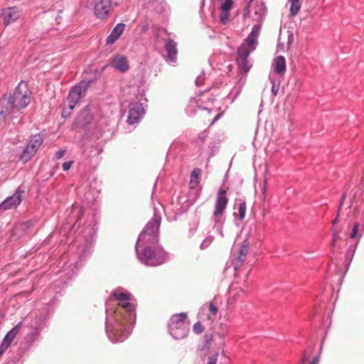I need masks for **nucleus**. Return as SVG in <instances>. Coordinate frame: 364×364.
I'll list each match as a JSON object with an SVG mask.
<instances>
[{"mask_svg":"<svg viewBox=\"0 0 364 364\" xmlns=\"http://www.w3.org/2000/svg\"><path fill=\"white\" fill-rule=\"evenodd\" d=\"M112 297L118 301L117 306L114 313L119 328L113 332H109V336L114 342H121L127 337V334H125L124 330L122 329V327L124 324L132 325L135 321V305L130 302L132 294L127 291H112L109 299L111 300Z\"/></svg>","mask_w":364,"mask_h":364,"instance_id":"obj_1","label":"nucleus"},{"mask_svg":"<svg viewBox=\"0 0 364 364\" xmlns=\"http://www.w3.org/2000/svg\"><path fill=\"white\" fill-rule=\"evenodd\" d=\"M6 102L10 107H6L5 110H1V114L6 115L11 112L14 109L25 108L31 102V92L26 82H21Z\"/></svg>","mask_w":364,"mask_h":364,"instance_id":"obj_2","label":"nucleus"},{"mask_svg":"<svg viewBox=\"0 0 364 364\" xmlns=\"http://www.w3.org/2000/svg\"><path fill=\"white\" fill-rule=\"evenodd\" d=\"M153 247H145L142 252H139L141 261L147 265L157 266L161 264L165 259L166 254L163 249L156 243Z\"/></svg>","mask_w":364,"mask_h":364,"instance_id":"obj_3","label":"nucleus"},{"mask_svg":"<svg viewBox=\"0 0 364 364\" xmlns=\"http://www.w3.org/2000/svg\"><path fill=\"white\" fill-rule=\"evenodd\" d=\"M160 222V219L158 216H154L149 222L144 230L139 236L137 248L145 245H154L158 242V231Z\"/></svg>","mask_w":364,"mask_h":364,"instance_id":"obj_4","label":"nucleus"},{"mask_svg":"<svg viewBox=\"0 0 364 364\" xmlns=\"http://www.w3.org/2000/svg\"><path fill=\"white\" fill-rule=\"evenodd\" d=\"M187 315L180 313L173 315L169 321L168 328L171 335L176 339H183L188 336V323H186Z\"/></svg>","mask_w":364,"mask_h":364,"instance_id":"obj_5","label":"nucleus"},{"mask_svg":"<svg viewBox=\"0 0 364 364\" xmlns=\"http://www.w3.org/2000/svg\"><path fill=\"white\" fill-rule=\"evenodd\" d=\"M260 28L261 23L253 26L251 33L245 40V43H242L237 49L238 58H247L250 52L255 49Z\"/></svg>","mask_w":364,"mask_h":364,"instance_id":"obj_6","label":"nucleus"},{"mask_svg":"<svg viewBox=\"0 0 364 364\" xmlns=\"http://www.w3.org/2000/svg\"><path fill=\"white\" fill-rule=\"evenodd\" d=\"M119 0H98L94 6L95 16L101 20L109 18L114 8L118 6Z\"/></svg>","mask_w":364,"mask_h":364,"instance_id":"obj_7","label":"nucleus"},{"mask_svg":"<svg viewBox=\"0 0 364 364\" xmlns=\"http://www.w3.org/2000/svg\"><path fill=\"white\" fill-rule=\"evenodd\" d=\"M226 193L227 191L223 188H220L217 193L215 208L213 213L214 220L216 223H218L220 220L225 210L227 208L228 198Z\"/></svg>","mask_w":364,"mask_h":364,"instance_id":"obj_8","label":"nucleus"},{"mask_svg":"<svg viewBox=\"0 0 364 364\" xmlns=\"http://www.w3.org/2000/svg\"><path fill=\"white\" fill-rule=\"evenodd\" d=\"M43 139L41 134H36L30 141L21 154V159L24 162L28 161L36 153L43 143Z\"/></svg>","mask_w":364,"mask_h":364,"instance_id":"obj_9","label":"nucleus"},{"mask_svg":"<svg viewBox=\"0 0 364 364\" xmlns=\"http://www.w3.org/2000/svg\"><path fill=\"white\" fill-rule=\"evenodd\" d=\"M87 89V84L85 82H81L72 88L65 102L70 105V108L75 107L80 98L85 95Z\"/></svg>","mask_w":364,"mask_h":364,"instance_id":"obj_10","label":"nucleus"},{"mask_svg":"<svg viewBox=\"0 0 364 364\" xmlns=\"http://www.w3.org/2000/svg\"><path fill=\"white\" fill-rule=\"evenodd\" d=\"M24 191L18 189L13 196L6 198L1 204L0 210H6L16 208L22 201Z\"/></svg>","mask_w":364,"mask_h":364,"instance_id":"obj_11","label":"nucleus"},{"mask_svg":"<svg viewBox=\"0 0 364 364\" xmlns=\"http://www.w3.org/2000/svg\"><path fill=\"white\" fill-rule=\"evenodd\" d=\"M21 323L16 325L4 337L0 346V354L4 352L10 346L11 342L18 333L21 328Z\"/></svg>","mask_w":364,"mask_h":364,"instance_id":"obj_12","label":"nucleus"},{"mask_svg":"<svg viewBox=\"0 0 364 364\" xmlns=\"http://www.w3.org/2000/svg\"><path fill=\"white\" fill-rule=\"evenodd\" d=\"M248 251H249V242L247 240H245L242 242V244L240 247V250H239L237 258L235 259V261L234 263L235 268H238L242 265L243 262H245V260L246 259Z\"/></svg>","mask_w":364,"mask_h":364,"instance_id":"obj_13","label":"nucleus"},{"mask_svg":"<svg viewBox=\"0 0 364 364\" xmlns=\"http://www.w3.org/2000/svg\"><path fill=\"white\" fill-rule=\"evenodd\" d=\"M164 47L167 53L168 60L172 63H175L176 61L178 54L176 43L172 39L168 38L165 42Z\"/></svg>","mask_w":364,"mask_h":364,"instance_id":"obj_14","label":"nucleus"},{"mask_svg":"<svg viewBox=\"0 0 364 364\" xmlns=\"http://www.w3.org/2000/svg\"><path fill=\"white\" fill-rule=\"evenodd\" d=\"M2 16L4 23L9 25L20 17V11L16 7L8 8L3 11Z\"/></svg>","mask_w":364,"mask_h":364,"instance_id":"obj_15","label":"nucleus"},{"mask_svg":"<svg viewBox=\"0 0 364 364\" xmlns=\"http://www.w3.org/2000/svg\"><path fill=\"white\" fill-rule=\"evenodd\" d=\"M112 66L120 72H126L129 69L127 59L124 55H118L115 56L112 61Z\"/></svg>","mask_w":364,"mask_h":364,"instance_id":"obj_16","label":"nucleus"},{"mask_svg":"<svg viewBox=\"0 0 364 364\" xmlns=\"http://www.w3.org/2000/svg\"><path fill=\"white\" fill-rule=\"evenodd\" d=\"M124 23H118L112 31L111 33L107 38V44L114 43L123 33L125 29Z\"/></svg>","mask_w":364,"mask_h":364,"instance_id":"obj_17","label":"nucleus"},{"mask_svg":"<svg viewBox=\"0 0 364 364\" xmlns=\"http://www.w3.org/2000/svg\"><path fill=\"white\" fill-rule=\"evenodd\" d=\"M141 109H142L140 106H135L134 107L130 109L127 117V122L129 124H134L139 120L141 117Z\"/></svg>","mask_w":364,"mask_h":364,"instance_id":"obj_18","label":"nucleus"},{"mask_svg":"<svg viewBox=\"0 0 364 364\" xmlns=\"http://www.w3.org/2000/svg\"><path fill=\"white\" fill-rule=\"evenodd\" d=\"M91 119L92 116L90 111L88 109H83L79 113L76 118V124L84 126L90 123Z\"/></svg>","mask_w":364,"mask_h":364,"instance_id":"obj_19","label":"nucleus"},{"mask_svg":"<svg viewBox=\"0 0 364 364\" xmlns=\"http://www.w3.org/2000/svg\"><path fill=\"white\" fill-rule=\"evenodd\" d=\"M274 72L283 75L286 71V60L283 56H278L274 59Z\"/></svg>","mask_w":364,"mask_h":364,"instance_id":"obj_20","label":"nucleus"},{"mask_svg":"<svg viewBox=\"0 0 364 364\" xmlns=\"http://www.w3.org/2000/svg\"><path fill=\"white\" fill-rule=\"evenodd\" d=\"M201 174V170L198 168H196L193 170L190 177V188H195L200 183V176Z\"/></svg>","mask_w":364,"mask_h":364,"instance_id":"obj_21","label":"nucleus"},{"mask_svg":"<svg viewBox=\"0 0 364 364\" xmlns=\"http://www.w3.org/2000/svg\"><path fill=\"white\" fill-rule=\"evenodd\" d=\"M290 2L289 16L294 17L297 15L301 7L302 0H289Z\"/></svg>","mask_w":364,"mask_h":364,"instance_id":"obj_22","label":"nucleus"},{"mask_svg":"<svg viewBox=\"0 0 364 364\" xmlns=\"http://www.w3.org/2000/svg\"><path fill=\"white\" fill-rule=\"evenodd\" d=\"M237 63L239 66V68L244 73H247L250 69V65L247 61V58H237Z\"/></svg>","mask_w":364,"mask_h":364,"instance_id":"obj_23","label":"nucleus"},{"mask_svg":"<svg viewBox=\"0 0 364 364\" xmlns=\"http://www.w3.org/2000/svg\"><path fill=\"white\" fill-rule=\"evenodd\" d=\"M193 331L196 334H201L205 331V327L201 322L198 321L193 326Z\"/></svg>","mask_w":364,"mask_h":364,"instance_id":"obj_24","label":"nucleus"},{"mask_svg":"<svg viewBox=\"0 0 364 364\" xmlns=\"http://www.w3.org/2000/svg\"><path fill=\"white\" fill-rule=\"evenodd\" d=\"M203 339L205 347L207 349H209L213 340V335L212 333H205L204 335Z\"/></svg>","mask_w":364,"mask_h":364,"instance_id":"obj_25","label":"nucleus"},{"mask_svg":"<svg viewBox=\"0 0 364 364\" xmlns=\"http://www.w3.org/2000/svg\"><path fill=\"white\" fill-rule=\"evenodd\" d=\"M208 310L210 314L208 315V318L210 319L212 316H215L218 313V308L215 306L213 302H210L208 304Z\"/></svg>","mask_w":364,"mask_h":364,"instance_id":"obj_26","label":"nucleus"},{"mask_svg":"<svg viewBox=\"0 0 364 364\" xmlns=\"http://www.w3.org/2000/svg\"><path fill=\"white\" fill-rule=\"evenodd\" d=\"M238 211H239V218L240 220H243L245 217V213H246V203L245 202H242L239 204L238 207Z\"/></svg>","mask_w":364,"mask_h":364,"instance_id":"obj_27","label":"nucleus"},{"mask_svg":"<svg viewBox=\"0 0 364 364\" xmlns=\"http://www.w3.org/2000/svg\"><path fill=\"white\" fill-rule=\"evenodd\" d=\"M233 4L232 0H225L221 5V11H229Z\"/></svg>","mask_w":364,"mask_h":364,"instance_id":"obj_28","label":"nucleus"},{"mask_svg":"<svg viewBox=\"0 0 364 364\" xmlns=\"http://www.w3.org/2000/svg\"><path fill=\"white\" fill-rule=\"evenodd\" d=\"M230 17L229 11H221L220 21L222 24H225Z\"/></svg>","mask_w":364,"mask_h":364,"instance_id":"obj_29","label":"nucleus"},{"mask_svg":"<svg viewBox=\"0 0 364 364\" xmlns=\"http://www.w3.org/2000/svg\"><path fill=\"white\" fill-rule=\"evenodd\" d=\"M66 107H64L63 112H62V116L63 117H68L71 114V112L73 111V109L75 108V107H71L70 108V104L68 103H66Z\"/></svg>","mask_w":364,"mask_h":364,"instance_id":"obj_30","label":"nucleus"},{"mask_svg":"<svg viewBox=\"0 0 364 364\" xmlns=\"http://www.w3.org/2000/svg\"><path fill=\"white\" fill-rule=\"evenodd\" d=\"M38 336V330H36L34 332L28 335L27 339L28 342L33 343L37 339Z\"/></svg>","mask_w":364,"mask_h":364,"instance_id":"obj_31","label":"nucleus"},{"mask_svg":"<svg viewBox=\"0 0 364 364\" xmlns=\"http://www.w3.org/2000/svg\"><path fill=\"white\" fill-rule=\"evenodd\" d=\"M358 227H359V225L358 223H355L353 228V230H352V232L350 235V237L351 239H354L357 236V234H358Z\"/></svg>","mask_w":364,"mask_h":364,"instance_id":"obj_32","label":"nucleus"},{"mask_svg":"<svg viewBox=\"0 0 364 364\" xmlns=\"http://www.w3.org/2000/svg\"><path fill=\"white\" fill-rule=\"evenodd\" d=\"M218 360V355L215 354L214 355L210 356L208 358V361L207 364H216Z\"/></svg>","mask_w":364,"mask_h":364,"instance_id":"obj_33","label":"nucleus"},{"mask_svg":"<svg viewBox=\"0 0 364 364\" xmlns=\"http://www.w3.org/2000/svg\"><path fill=\"white\" fill-rule=\"evenodd\" d=\"M279 89V85H276L274 82H273L272 87V92L274 96H276L278 94Z\"/></svg>","mask_w":364,"mask_h":364,"instance_id":"obj_34","label":"nucleus"},{"mask_svg":"<svg viewBox=\"0 0 364 364\" xmlns=\"http://www.w3.org/2000/svg\"><path fill=\"white\" fill-rule=\"evenodd\" d=\"M72 164V161L64 162L62 166L63 169L65 171H68L70 168Z\"/></svg>","mask_w":364,"mask_h":364,"instance_id":"obj_35","label":"nucleus"},{"mask_svg":"<svg viewBox=\"0 0 364 364\" xmlns=\"http://www.w3.org/2000/svg\"><path fill=\"white\" fill-rule=\"evenodd\" d=\"M65 151H66L65 150L60 149L58 151L56 152L55 158L57 159H60L65 155Z\"/></svg>","mask_w":364,"mask_h":364,"instance_id":"obj_36","label":"nucleus"},{"mask_svg":"<svg viewBox=\"0 0 364 364\" xmlns=\"http://www.w3.org/2000/svg\"><path fill=\"white\" fill-rule=\"evenodd\" d=\"M318 362V358L317 357H314L310 364H317Z\"/></svg>","mask_w":364,"mask_h":364,"instance_id":"obj_37","label":"nucleus"},{"mask_svg":"<svg viewBox=\"0 0 364 364\" xmlns=\"http://www.w3.org/2000/svg\"><path fill=\"white\" fill-rule=\"evenodd\" d=\"M338 236V233L337 232H333V245L335 244L336 241V237Z\"/></svg>","mask_w":364,"mask_h":364,"instance_id":"obj_38","label":"nucleus"},{"mask_svg":"<svg viewBox=\"0 0 364 364\" xmlns=\"http://www.w3.org/2000/svg\"><path fill=\"white\" fill-rule=\"evenodd\" d=\"M346 198V193H343L342 198H341V203H340V205H339V209L341 208L344 200Z\"/></svg>","mask_w":364,"mask_h":364,"instance_id":"obj_39","label":"nucleus"},{"mask_svg":"<svg viewBox=\"0 0 364 364\" xmlns=\"http://www.w3.org/2000/svg\"><path fill=\"white\" fill-rule=\"evenodd\" d=\"M338 215H339V213L337 214V216H336V219L333 222V223H336L338 222Z\"/></svg>","mask_w":364,"mask_h":364,"instance_id":"obj_40","label":"nucleus"},{"mask_svg":"<svg viewBox=\"0 0 364 364\" xmlns=\"http://www.w3.org/2000/svg\"><path fill=\"white\" fill-rule=\"evenodd\" d=\"M220 114H218V115L215 117V119H214L213 122H215V120L219 117V116H220Z\"/></svg>","mask_w":364,"mask_h":364,"instance_id":"obj_41","label":"nucleus"},{"mask_svg":"<svg viewBox=\"0 0 364 364\" xmlns=\"http://www.w3.org/2000/svg\"><path fill=\"white\" fill-rule=\"evenodd\" d=\"M205 242H205V241H204V242L202 243L201 247H203V246L205 245Z\"/></svg>","mask_w":364,"mask_h":364,"instance_id":"obj_42","label":"nucleus"},{"mask_svg":"<svg viewBox=\"0 0 364 364\" xmlns=\"http://www.w3.org/2000/svg\"><path fill=\"white\" fill-rule=\"evenodd\" d=\"M254 1V0H250L249 4H248V6H249V5H250V4L252 1Z\"/></svg>","mask_w":364,"mask_h":364,"instance_id":"obj_43","label":"nucleus"},{"mask_svg":"<svg viewBox=\"0 0 364 364\" xmlns=\"http://www.w3.org/2000/svg\"><path fill=\"white\" fill-rule=\"evenodd\" d=\"M2 354H0V355H1Z\"/></svg>","mask_w":364,"mask_h":364,"instance_id":"obj_44","label":"nucleus"}]
</instances>
